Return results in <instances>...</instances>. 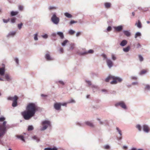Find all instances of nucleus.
<instances>
[{"label":"nucleus","instance_id":"f257e3e1","mask_svg":"<svg viewBox=\"0 0 150 150\" xmlns=\"http://www.w3.org/2000/svg\"><path fill=\"white\" fill-rule=\"evenodd\" d=\"M38 109V107L35 103H29L26 107V110L21 112V115L25 120H29L34 116Z\"/></svg>","mask_w":150,"mask_h":150},{"label":"nucleus","instance_id":"f03ea898","mask_svg":"<svg viewBox=\"0 0 150 150\" xmlns=\"http://www.w3.org/2000/svg\"><path fill=\"white\" fill-rule=\"evenodd\" d=\"M112 80L113 81L111 82V84H115L117 82H120L122 80L121 79L117 77H115L112 76H109L105 79L106 82H108L110 80Z\"/></svg>","mask_w":150,"mask_h":150},{"label":"nucleus","instance_id":"7ed1b4c3","mask_svg":"<svg viewBox=\"0 0 150 150\" xmlns=\"http://www.w3.org/2000/svg\"><path fill=\"white\" fill-rule=\"evenodd\" d=\"M6 122H4L2 124H0V137H3L6 132Z\"/></svg>","mask_w":150,"mask_h":150},{"label":"nucleus","instance_id":"20e7f679","mask_svg":"<svg viewBox=\"0 0 150 150\" xmlns=\"http://www.w3.org/2000/svg\"><path fill=\"white\" fill-rule=\"evenodd\" d=\"M42 127L40 129L41 131H43L46 129L48 126H51L50 122L48 120H45L42 122Z\"/></svg>","mask_w":150,"mask_h":150},{"label":"nucleus","instance_id":"39448f33","mask_svg":"<svg viewBox=\"0 0 150 150\" xmlns=\"http://www.w3.org/2000/svg\"><path fill=\"white\" fill-rule=\"evenodd\" d=\"M18 99V98L16 96H15L13 97H9L8 98V100L13 101L12 106L13 107H16L17 105Z\"/></svg>","mask_w":150,"mask_h":150},{"label":"nucleus","instance_id":"423d86ee","mask_svg":"<svg viewBox=\"0 0 150 150\" xmlns=\"http://www.w3.org/2000/svg\"><path fill=\"white\" fill-rule=\"evenodd\" d=\"M51 21L52 22L56 24H58L59 21V18L57 17L55 14H54L51 18Z\"/></svg>","mask_w":150,"mask_h":150},{"label":"nucleus","instance_id":"0eeeda50","mask_svg":"<svg viewBox=\"0 0 150 150\" xmlns=\"http://www.w3.org/2000/svg\"><path fill=\"white\" fill-rule=\"evenodd\" d=\"M115 106L116 107H117L118 106H120L122 108L124 109H126L127 107L126 105L124 102L122 101H120L115 104Z\"/></svg>","mask_w":150,"mask_h":150},{"label":"nucleus","instance_id":"6e6552de","mask_svg":"<svg viewBox=\"0 0 150 150\" xmlns=\"http://www.w3.org/2000/svg\"><path fill=\"white\" fill-rule=\"evenodd\" d=\"M62 103H56L54 104V107L57 110H59L61 109Z\"/></svg>","mask_w":150,"mask_h":150},{"label":"nucleus","instance_id":"1a4fd4ad","mask_svg":"<svg viewBox=\"0 0 150 150\" xmlns=\"http://www.w3.org/2000/svg\"><path fill=\"white\" fill-rule=\"evenodd\" d=\"M106 61L107 64L109 68H111L113 66V62L111 60L109 59H107Z\"/></svg>","mask_w":150,"mask_h":150},{"label":"nucleus","instance_id":"9d476101","mask_svg":"<svg viewBox=\"0 0 150 150\" xmlns=\"http://www.w3.org/2000/svg\"><path fill=\"white\" fill-rule=\"evenodd\" d=\"M114 28L115 30L117 32H120L123 29L122 26L121 25L115 27Z\"/></svg>","mask_w":150,"mask_h":150},{"label":"nucleus","instance_id":"9b49d317","mask_svg":"<svg viewBox=\"0 0 150 150\" xmlns=\"http://www.w3.org/2000/svg\"><path fill=\"white\" fill-rule=\"evenodd\" d=\"M143 129L144 131L146 132H148L149 131V127L146 125H144L143 126Z\"/></svg>","mask_w":150,"mask_h":150},{"label":"nucleus","instance_id":"f8f14e48","mask_svg":"<svg viewBox=\"0 0 150 150\" xmlns=\"http://www.w3.org/2000/svg\"><path fill=\"white\" fill-rule=\"evenodd\" d=\"M5 70L4 67L0 68V75L3 76L5 73Z\"/></svg>","mask_w":150,"mask_h":150},{"label":"nucleus","instance_id":"ddd939ff","mask_svg":"<svg viewBox=\"0 0 150 150\" xmlns=\"http://www.w3.org/2000/svg\"><path fill=\"white\" fill-rule=\"evenodd\" d=\"M45 57L46 59H47V60H52L53 59L50 57L49 53H47L46 54L45 56Z\"/></svg>","mask_w":150,"mask_h":150},{"label":"nucleus","instance_id":"4468645a","mask_svg":"<svg viewBox=\"0 0 150 150\" xmlns=\"http://www.w3.org/2000/svg\"><path fill=\"white\" fill-rule=\"evenodd\" d=\"M135 25H137L139 28H141L142 27L141 23L139 20H138L137 22L135 23Z\"/></svg>","mask_w":150,"mask_h":150},{"label":"nucleus","instance_id":"2eb2a0df","mask_svg":"<svg viewBox=\"0 0 150 150\" xmlns=\"http://www.w3.org/2000/svg\"><path fill=\"white\" fill-rule=\"evenodd\" d=\"M57 34L60 37L61 39H63L64 38V35L62 32H58Z\"/></svg>","mask_w":150,"mask_h":150},{"label":"nucleus","instance_id":"dca6fc26","mask_svg":"<svg viewBox=\"0 0 150 150\" xmlns=\"http://www.w3.org/2000/svg\"><path fill=\"white\" fill-rule=\"evenodd\" d=\"M111 4L108 2L105 3L104 4V5L105 7L107 8H110L111 7Z\"/></svg>","mask_w":150,"mask_h":150},{"label":"nucleus","instance_id":"f3484780","mask_svg":"<svg viewBox=\"0 0 150 150\" xmlns=\"http://www.w3.org/2000/svg\"><path fill=\"white\" fill-rule=\"evenodd\" d=\"M85 124L86 125L91 127H93L94 126L93 123L90 121H86L85 122Z\"/></svg>","mask_w":150,"mask_h":150},{"label":"nucleus","instance_id":"a211bd4d","mask_svg":"<svg viewBox=\"0 0 150 150\" xmlns=\"http://www.w3.org/2000/svg\"><path fill=\"white\" fill-rule=\"evenodd\" d=\"M127 41L125 40H123L120 44V45L122 46H124L127 44Z\"/></svg>","mask_w":150,"mask_h":150},{"label":"nucleus","instance_id":"6ab92c4d","mask_svg":"<svg viewBox=\"0 0 150 150\" xmlns=\"http://www.w3.org/2000/svg\"><path fill=\"white\" fill-rule=\"evenodd\" d=\"M18 13V12L17 11H12L11 13V16H13L17 15Z\"/></svg>","mask_w":150,"mask_h":150},{"label":"nucleus","instance_id":"aec40b11","mask_svg":"<svg viewBox=\"0 0 150 150\" xmlns=\"http://www.w3.org/2000/svg\"><path fill=\"white\" fill-rule=\"evenodd\" d=\"M5 78L8 81H10L11 79L10 76L8 74H6L5 75Z\"/></svg>","mask_w":150,"mask_h":150},{"label":"nucleus","instance_id":"412c9836","mask_svg":"<svg viewBox=\"0 0 150 150\" xmlns=\"http://www.w3.org/2000/svg\"><path fill=\"white\" fill-rule=\"evenodd\" d=\"M123 33L127 37H129L130 35V33L128 31L124 30Z\"/></svg>","mask_w":150,"mask_h":150},{"label":"nucleus","instance_id":"4be33fe9","mask_svg":"<svg viewBox=\"0 0 150 150\" xmlns=\"http://www.w3.org/2000/svg\"><path fill=\"white\" fill-rule=\"evenodd\" d=\"M16 137H17L18 139H20L21 140L23 141L24 142H25V140L24 139V137L22 135H17L16 136Z\"/></svg>","mask_w":150,"mask_h":150},{"label":"nucleus","instance_id":"5701e85b","mask_svg":"<svg viewBox=\"0 0 150 150\" xmlns=\"http://www.w3.org/2000/svg\"><path fill=\"white\" fill-rule=\"evenodd\" d=\"M64 14L66 17L68 18H71L72 17V15L68 13H65Z\"/></svg>","mask_w":150,"mask_h":150},{"label":"nucleus","instance_id":"b1692460","mask_svg":"<svg viewBox=\"0 0 150 150\" xmlns=\"http://www.w3.org/2000/svg\"><path fill=\"white\" fill-rule=\"evenodd\" d=\"M94 52V51L92 50H90L87 52H85L84 53V54H92Z\"/></svg>","mask_w":150,"mask_h":150},{"label":"nucleus","instance_id":"393cba45","mask_svg":"<svg viewBox=\"0 0 150 150\" xmlns=\"http://www.w3.org/2000/svg\"><path fill=\"white\" fill-rule=\"evenodd\" d=\"M69 42V41L68 40H65L62 43V46H64L66 45V44Z\"/></svg>","mask_w":150,"mask_h":150},{"label":"nucleus","instance_id":"a878e982","mask_svg":"<svg viewBox=\"0 0 150 150\" xmlns=\"http://www.w3.org/2000/svg\"><path fill=\"white\" fill-rule=\"evenodd\" d=\"M5 120V118L4 117H0V122H3V121H4L3 123L4 122H6V121H4V120ZM7 128V127H6V128ZM6 129L7 130V129Z\"/></svg>","mask_w":150,"mask_h":150},{"label":"nucleus","instance_id":"bb28decb","mask_svg":"<svg viewBox=\"0 0 150 150\" xmlns=\"http://www.w3.org/2000/svg\"><path fill=\"white\" fill-rule=\"evenodd\" d=\"M130 49V47L129 46H127V47L124 48L123 49V50L125 52H128Z\"/></svg>","mask_w":150,"mask_h":150},{"label":"nucleus","instance_id":"cd10ccee","mask_svg":"<svg viewBox=\"0 0 150 150\" xmlns=\"http://www.w3.org/2000/svg\"><path fill=\"white\" fill-rule=\"evenodd\" d=\"M32 138L33 139L36 140L37 142H38L40 141V139L36 136H34Z\"/></svg>","mask_w":150,"mask_h":150},{"label":"nucleus","instance_id":"c85d7f7f","mask_svg":"<svg viewBox=\"0 0 150 150\" xmlns=\"http://www.w3.org/2000/svg\"><path fill=\"white\" fill-rule=\"evenodd\" d=\"M75 33V31L72 30H70L69 31V33L70 35H73Z\"/></svg>","mask_w":150,"mask_h":150},{"label":"nucleus","instance_id":"c756f323","mask_svg":"<svg viewBox=\"0 0 150 150\" xmlns=\"http://www.w3.org/2000/svg\"><path fill=\"white\" fill-rule=\"evenodd\" d=\"M147 72V71L145 70H142L140 73V75H143V74H145Z\"/></svg>","mask_w":150,"mask_h":150},{"label":"nucleus","instance_id":"7c9ffc66","mask_svg":"<svg viewBox=\"0 0 150 150\" xmlns=\"http://www.w3.org/2000/svg\"><path fill=\"white\" fill-rule=\"evenodd\" d=\"M141 35V34L139 32H137L136 33L135 35V38H137V37L140 36Z\"/></svg>","mask_w":150,"mask_h":150},{"label":"nucleus","instance_id":"2f4dec72","mask_svg":"<svg viewBox=\"0 0 150 150\" xmlns=\"http://www.w3.org/2000/svg\"><path fill=\"white\" fill-rule=\"evenodd\" d=\"M33 127L32 126H29L28 127V131H31L33 130Z\"/></svg>","mask_w":150,"mask_h":150},{"label":"nucleus","instance_id":"473e14b6","mask_svg":"<svg viewBox=\"0 0 150 150\" xmlns=\"http://www.w3.org/2000/svg\"><path fill=\"white\" fill-rule=\"evenodd\" d=\"M16 18H13L11 19V21L12 23H14L15 22Z\"/></svg>","mask_w":150,"mask_h":150},{"label":"nucleus","instance_id":"72a5a7b5","mask_svg":"<svg viewBox=\"0 0 150 150\" xmlns=\"http://www.w3.org/2000/svg\"><path fill=\"white\" fill-rule=\"evenodd\" d=\"M139 57L140 61L142 62L143 60V58L141 55H139Z\"/></svg>","mask_w":150,"mask_h":150},{"label":"nucleus","instance_id":"f704fd0d","mask_svg":"<svg viewBox=\"0 0 150 150\" xmlns=\"http://www.w3.org/2000/svg\"><path fill=\"white\" fill-rule=\"evenodd\" d=\"M136 128H137L138 129L139 131H141V126L140 125H137L136 126Z\"/></svg>","mask_w":150,"mask_h":150},{"label":"nucleus","instance_id":"c9c22d12","mask_svg":"<svg viewBox=\"0 0 150 150\" xmlns=\"http://www.w3.org/2000/svg\"><path fill=\"white\" fill-rule=\"evenodd\" d=\"M23 25V23H21L20 24H18V27L19 29H21L22 28V26Z\"/></svg>","mask_w":150,"mask_h":150},{"label":"nucleus","instance_id":"e433bc0d","mask_svg":"<svg viewBox=\"0 0 150 150\" xmlns=\"http://www.w3.org/2000/svg\"><path fill=\"white\" fill-rule=\"evenodd\" d=\"M116 129L118 131L119 134H120V135L121 136L122 135V132H121V131L117 127L116 128Z\"/></svg>","mask_w":150,"mask_h":150},{"label":"nucleus","instance_id":"4c0bfd02","mask_svg":"<svg viewBox=\"0 0 150 150\" xmlns=\"http://www.w3.org/2000/svg\"><path fill=\"white\" fill-rule=\"evenodd\" d=\"M18 8L20 10L22 11L23 8V6L19 5L18 6Z\"/></svg>","mask_w":150,"mask_h":150},{"label":"nucleus","instance_id":"58836bf2","mask_svg":"<svg viewBox=\"0 0 150 150\" xmlns=\"http://www.w3.org/2000/svg\"><path fill=\"white\" fill-rule=\"evenodd\" d=\"M3 20L4 23H7L9 21L10 19L9 18H8V19L6 20L5 19H3Z\"/></svg>","mask_w":150,"mask_h":150},{"label":"nucleus","instance_id":"ea45409f","mask_svg":"<svg viewBox=\"0 0 150 150\" xmlns=\"http://www.w3.org/2000/svg\"><path fill=\"white\" fill-rule=\"evenodd\" d=\"M112 59L113 60H115L116 59V58L114 54H112Z\"/></svg>","mask_w":150,"mask_h":150},{"label":"nucleus","instance_id":"a19ab883","mask_svg":"<svg viewBox=\"0 0 150 150\" xmlns=\"http://www.w3.org/2000/svg\"><path fill=\"white\" fill-rule=\"evenodd\" d=\"M77 22V21H74V20H72V21H71L70 23V25H71L72 24H73V23H76Z\"/></svg>","mask_w":150,"mask_h":150},{"label":"nucleus","instance_id":"79ce46f5","mask_svg":"<svg viewBox=\"0 0 150 150\" xmlns=\"http://www.w3.org/2000/svg\"><path fill=\"white\" fill-rule=\"evenodd\" d=\"M59 51L60 53H63L64 52L63 49L62 47H61L59 49Z\"/></svg>","mask_w":150,"mask_h":150},{"label":"nucleus","instance_id":"37998d69","mask_svg":"<svg viewBox=\"0 0 150 150\" xmlns=\"http://www.w3.org/2000/svg\"><path fill=\"white\" fill-rule=\"evenodd\" d=\"M37 36H38L37 34H35V35L34 39L35 40H38V38Z\"/></svg>","mask_w":150,"mask_h":150},{"label":"nucleus","instance_id":"c03bdc74","mask_svg":"<svg viewBox=\"0 0 150 150\" xmlns=\"http://www.w3.org/2000/svg\"><path fill=\"white\" fill-rule=\"evenodd\" d=\"M150 89V86L149 85H146V87H145V89L147 90H149Z\"/></svg>","mask_w":150,"mask_h":150},{"label":"nucleus","instance_id":"a18cd8bd","mask_svg":"<svg viewBox=\"0 0 150 150\" xmlns=\"http://www.w3.org/2000/svg\"><path fill=\"white\" fill-rule=\"evenodd\" d=\"M104 148L105 149H108L110 148V146L108 145H105L104 146Z\"/></svg>","mask_w":150,"mask_h":150},{"label":"nucleus","instance_id":"49530a36","mask_svg":"<svg viewBox=\"0 0 150 150\" xmlns=\"http://www.w3.org/2000/svg\"><path fill=\"white\" fill-rule=\"evenodd\" d=\"M75 101L73 99H71L70 101L68 103H75Z\"/></svg>","mask_w":150,"mask_h":150},{"label":"nucleus","instance_id":"de8ad7c7","mask_svg":"<svg viewBox=\"0 0 150 150\" xmlns=\"http://www.w3.org/2000/svg\"><path fill=\"white\" fill-rule=\"evenodd\" d=\"M58 83H59L60 84L62 85H64V83L63 81H58Z\"/></svg>","mask_w":150,"mask_h":150},{"label":"nucleus","instance_id":"09e8293b","mask_svg":"<svg viewBox=\"0 0 150 150\" xmlns=\"http://www.w3.org/2000/svg\"><path fill=\"white\" fill-rule=\"evenodd\" d=\"M86 82L89 85H91V81H86Z\"/></svg>","mask_w":150,"mask_h":150},{"label":"nucleus","instance_id":"8fccbe9b","mask_svg":"<svg viewBox=\"0 0 150 150\" xmlns=\"http://www.w3.org/2000/svg\"><path fill=\"white\" fill-rule=\"evenodd\" d=\"M111 29H112V28H111V27L110 26H109L108 27V28H107V30L109 31H110V30H111Z\"/></svg>","mask_w":150,"mask_h":150},{"label":"nucleus","instance_id":"3c124183","mask_svg":"<svg viewBox=\"0 0 150 150\" xmlns=\"http://www.w3.org/2000/svg\"><path fill=\"white\" fill-rule=\"evenodd\" d=\"M42 38H47L48 37V35L47 34H45L44 35L42 36Z\"/></svg>","mask_w":150,"mask_h":150},{"label":"nucleus","instance_id":"603ef678","mask_svg":"<svg viewBox=\"0 0 150 150\" xmlns=\"http://www.w3.org/2000/svg\"><path fill=\"white\" fill-rule=\"evenodd\" d=\"M91 87L92 88H94L96 89H97L98 88V87L97 86L94 85H92L91 86Z\"/></svg>","mask_w":150,"mask_h":150},{"label":"nucleus","instance_id":"864d4df0","mask_svg":"<svg viewBox=\"0 0 150 150\" xmlns=\"http://www.w3.org/2000/svg\"><path fill=\"white\" fill-rule=\"evenodd\" d=\"M16 32H13L10 33V35H14L16 34Z\"/></svg>","mask_w":150,"mask_h":150},{"label":"nucleus","instance_id":"5fc2aeb1","mask_svg":"<svg viewBox=\"0 0 150 150\" xmlns=\"http://www.w3.org/2000/svg\"><path fill=\"white\" fill-rule=\"evenodd\" d=\"M102 56L103 57H104V58H105V59H106L107 58V57L106 55H105V54H102Z\"/></svg>","mask_w":150,"mask_h":150},{"label":"nucleus","instance_id":"6e6d98bb","mask_svg":"<svg viewBox=\"0 0 150 150\" xmlns=\"http://www.w3.org/2000/svg\"><path fill=\"white\" fill-rule=\"evenodd\" d=\"M16 62L18 64V60L17 58H15V59Z\"/></svg>","mask_w":150,"mask_h":150},{"label":"nucleus","instance_id":"4d7b16f0","mask_svg":"<svg viewBox=\"0 0 150 150\" xmlns=\"http://www.w3.org/2000/svg\"><path fill=\"white\" fill-rule=\"evenodd\" d=\"M131 79H134L135 80L137 79V78L136 77L134 76H132L131 77Z\"/></svg>","mask_w":150,"mask_h":150},{"label":"nucleus","instance_id":"13d9d810","mask_svg":"<svg viewBox=\"0 0 150 150\" xmlns=\"http://www.w3.org/2000/svg\"><path fill=\"white\" fill-rule=\"evenodd\" d=\"M81 34V33L79 32H77L76 34V36L77 37L78 36Z\"/></svg>","mask_w":150,"mask_h":150},{"label":"nucleus","instance_id":"bf43d9fd","mask_svg":"<svg viewBox=\"0 0 150 150\" xmlns=\"http://www.w3.org/2000/svg\"><path fill=\"white\" fill-rule=\"evenodd\" d=\"M45 150H51V148H45Z\"/></svg>","mask_w":150,"mask_h":150},{"label":"nucleus","instance_id":"052dcab7","mask_svg":"<svg viewBox=\"0 0 150 150\" xmlns=\"http://www.w3.org/2000/svg\"><path fill=\"white\" fill-rule=\"evenodd\" d=\"M141 46V45H140V44L138 43L137 44V48H139V47H140Z\"/></svg>","mask_w":150,"mask_h":150},{"label":"nucleus","instance_id":"680f3d73","mask_svg":"<svg viewBox=\"0 0 150 150\" xmlns=\"http://www.w3.org/2000/svg\"><path fill=\"white\" fill-rule=\"evenodd\" d=\"M52 35L53 37H55L56 35V34L55 33H53L52 34Z\"/></svg>","mask_w":150,"mask_h":150},{"label":"nucleus","instance_id":"e2e57ef3","mask_svg":"<svg viewBox=\"0 0 150 150\" xmlns=\"http://www.w3.org/2000/svg\"><path fill=\"white\" fill-rule=\"evenodd\" d=\"M67 104V103H62V105L63 106H66Z\"/></svg>","mask_w":150,"mask_h":150},{"label":"nucleus","instance_id":"0e129e2a","mask_svg":"<svg viewBox=\"0 0 150 150\" xmlns=\"http://www.w3.org/2000/svg\"><path fill=\"white\" fill-rule=\"evenodd\" d=\"M53 9H55V8L54 7H50L49 9L50 10Z\"/></svg>","mask_w":150,"mask_h":150},{"label":"nucleus","instance_id":"69168bd1","mask_svg":"<svg viewBox=\"0 0 150 150\" xmlns=\"http://www.w3.org/2000/svg\"><path fill=\"white\" fill-rule=\"evenodd\" d=\"M123 148L124 149H127V146H123Z\"/></svg>","mask_w":150,"mask_h":150},{"label":"nucleus","instance_id":"338daca9","mask_svg":"<svg viewBox=\"0 0 150 150\" xmlns=\"http://www.w3.org/2000/svg\"><path fill=\"white\" fill-rule=\"evenodd\" d=\"M41 96H42H42H43V97H46V96H47V95H44V94H42L41 95Z\"/></svg>","mask_w":150,"mask_h":150},{"label":"nucleus","instance_id":"774afa93","mask_svg":"<svg viewBox=\"0 0 150 150\" xmlns=\"http://www.w3.org/2000/svg\"><path fill=\"white\" fill-rule=\"evenodd\" d=\"M51 150H57V149L56 148H51Z\"/></svg>","mask_w":150,"mask_h":150}]
</instances>
